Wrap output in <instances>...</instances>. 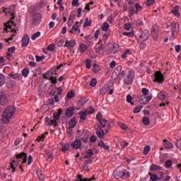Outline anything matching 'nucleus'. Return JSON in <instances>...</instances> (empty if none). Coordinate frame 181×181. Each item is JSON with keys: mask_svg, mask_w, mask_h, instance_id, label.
Here are the masks:
<instances>
[{"mask_svg": "<svg viewBox=\"0 0 181 181\" xmlns=\"http://www.w3.org/2000/svg\"><path fill=\"white\" fill-rule=\"evenodd\" d=\"M122 76L124 78V83L126 86H131L134 81V77H135V72L133 69H127L122 72Z\"/></svg>", "mask_w": 181, "mask_h": 181, "instance_id": "f257e3e1", "label": "nucleus"}, {"mask_svg": "<svg viewBox=\"0 0 181 181\" xmlns=\"http://www.w3.org/2000/svg\"><path fill=\"white\" fill-rule=\"evenodd\" d=\"M3 12L6 16L11 15V19L10 21L6 23V28L4 29V30L8 33V29H12V28H15L16 26V23L13 22V19H15V14L12 12V8H11L3 7Z\"/></svg>", "mask_w": 181, "mask_h": 181, "instance_id": "f03ea898", "label": "nucleus"}, {"mask_svg": "<svg viewBox=\"0 0 181 181\" xmlns=\"http://www.w3.org/2000/svg\"><path fill=\"white\" fill-rule=\"evenodd\" d=\"M15 107L8 106L6 107L4 112L2 114V119L4 124H8L12 118H13V115H15Z\"/></svg>", "mask_w": 181, "mask_h": 181, "instance_id": "7ed1b4c3", "label": "nucleus"}, {"mask_svg": "<svg viewBox=\"0 0 181 181\" xmlns=\"http://www.w3.org/2000/svg\"><path fill=\"white\" fill-rule=\"evenodd\" d=\"M154 80L153 81L155 83H159L160 84H162L163 81H165V77L163 76V74L162 72L158 71L154 74Z\"/></svg>", "mask_w": 181, "mask_h": 181, "instance_id": "20e7f679", "label": "nucleus"}, {"mask_svg": "<svg viewBox=\"0 0 181 181\" xmlns=\"http://www.w3.org/2000/svg\"><path fill=\"white\" fill-rule=\"evenodd\" d=\"M88 138H90V134L88 133V131L85 130L83 132V133L80 135L79 141L82 142V144H88Z\"/></svg>", "mask_w": 181, "mask_h": 181, "instance_id": "39448f33", "label": "nucleus"}, {"mask_svg": "<svg viewBox=\"0 0 181 181\" xmlns=\"http://www.w3.org/2000/svg\"><path fill=\"white\" fill-rule=\"evenodd\" d=\"M148 39H149V31H148V30H144L139 36V43L146 42Z\"/></svg>", "mask_w": 181, "mask_h": 181, "instance_id": "423d86ee", "label": "nucleus"}, {"mask_svg": "<svg viewBox=\"0 0 181 181\" xmlns=\"http://www.w3.org/2000/svg\"><path fill=\"white\" fill-rule=\"evenodd\" d=\"M76 40H67L65 42L64 47H67V49H69V50H73V49H74V47L76 46Z\"/></svg>", "mask_w": 181, "mask_h": 181, "instance_id": "0eeeda50", "label": "nucleus"}, {"mask_svg": "<svg viewBox=\"0 0 181 181\" xmlns=\"http://www.w3.org/2000/svg\"><path fill=\"white\" fill-rule=\"evenodd\" d=\"M22 163H26V162H28V155L25 152H22L21 153L17 155L18 162H21V159H22Z\"/></svg>", "mask_w": 181, "mask_h": 181, "instance_id": "6e6552de", "label": "nucleus"}, {"mask_svg": "<svg viewBox=\"0 0 181 181\" xmlns=\"http://www.w3.org/2000/svg\"><path fill=\"white\" fill-rule=\"evenodd\" d=\"M98 45L95 47V53H98L99 54H101L103 53V50H104V42H103V40H100V42L98 43Z\"/></svg>", "mask_w": 181, "mask_h": 181, "instance_id": "1a4fd4ad", "label": "nucleus"}, {"mask_svg": "<svg viewBox=\"0 0 181 181\" xmlns=\"http://www.w3.org/2000/svg\"><path fill=\"white\" fill-rule=\"evenodd\" d=\"M71 33H73V35H80V27H78V22H76L72 26Z\"/></svg>", "mask_w": 181, "mask_h": 181, "instance_id": "9d476101", "label": "nucleus"}, {"mask_svg": "<svg viewBox=\"0 0 181 181\" xmlns=\"http://www.w3.org/2000/svg\"><path fill=\"white\" fill-rule=\"evenodd\" d=\"M151 36L153 39V40H158V28L156 27V25H153L151 28Z\"/></svg>", "mask_w": 181, "mask_h": 181, "instance_id": "9b49d317", "label": "nucleus"}, {"mask_svg": "<svg viewBox=\"0 0 181 181\" xmlns=\"http://www.w3.org/2000/svg\"><path fill=\"white\" fill-rule=\"evenodd\" d=\"M29 35L25 34L22 38V44L21 46L22 47H26L28 45H29V40H30Z\"/></svg>", "mask_w": 181, "mask_h": 181, "instance_id": "f8f14e48", "label": "nucleus"}, {"mask_svg": "<svg viewBox=\"0 0 181 181\" xmlns=\"http://www.w3.org/2000/svg\"><path fill=\"white\" fill-rule=\"evenodd\" d=\"M45 122L47 125V127H52L54 125V127H57V122H56L54 119H50L49 117L45 118Z\"/></svg>", "mask_w": 181, "mask_h": 181, "instance_id": "ddd939ff", "label": "nucleus"}, {"mask_svg": "<svg viewBox=\"0 0 181 181\" xmlns=\"http://www.w3.org/2000/svg\"><path fill=\"white\" fill-rule=\"evenodd\" d=\"M8 103V98L5 93H0V105H5Z\"/></svg>", "mask_w": 181, "mask_h": 181, "instance_id": "4468645a", "label": "nucleus"}, {"mask_svg": "<svg viewBox=\"0 0 181 181\" xmlns=\"http://www.w3.org/2000/svg\"><path fill=\"white\" fill-rule=\"evenodd\" d=\"M74 110H76L74 107H69L65 112L66 117L68 118L73 117L74 115Z\"/></svg>", "mask_w": 181, "mask_h": 181, "instance_id": "2eb2a0df", "label": "nucleus"}, {"mask_svg": "<svg viewBox=\"0 0 181 181\" xmlns=\"http://www.w3.org/2000/svg\"><path fill=\"white\" fill-rule=\"evenodd\" d=\"M88 47H87V45H86V44H80L79 47L78 48V52L79 53H81V54H83L84 52H86L87 51V49Z\"/></svg>", "mask_w": 181, "mask_h": 181, "instance_id": "dca6fc26", "label": "nucleus"}, {"mask_svg": "<svg viewBox=\"0 0 181 181\" xmlns=\"http://www.w3.org/2000/svg\"><path fill=\"white\" fill-rule=\"evenodd\" d=\"M71 146L72 148H74V149H80V148H81V140H76L71 144Z\"/></svg>", "mask_w": 181, "mask_h": 181, "instance_id": "f3484780", "label": "nucleus"}, {"mask_svg": "<svg viewBox=\"0 0 181 181\" xmlns=\"http://www.w3.org/2000/svg\"><path fill=\"white\" fill-rule=\"evenodd\" d=\"M177 30H179V23H173L172 28H171V33H172L173 36H175V33Z\"/></svg>", "mask_w": 181, "mask_h": 181, "instance_id": "a211bd4d", "label": "nucleus"}, {"mask_svg": "<svg viewBox=\"0 0 181 181\" xmlns=\"http://www.w3.org/2000/svg\"><path fill=\"white\" fill-rule=\"evenodd\" d=\"M113 177L115 179H122V171L116 170L113 173Z\"/></svg>", "mask_w": 181, "mask_h": 181, "instance_id": "6ab92c4d", "label": "nucleus"}, {"mask_svg": "<svg viewBox=\"0 0 181 181\" xmlns=\"http://www.w3.org/2000/svg\"><path fill=\"white\" fill-rule=\"evenodd\" d=\"M62 112H63V110L60 108L58 110V112H54L53 115L54 120L57 122L59 119H60V115H62Z\"/></svg>", "mask_w": 181, "mask_h": 181, "instance_id": "aec40b11", "label": "nucleus"}, {"mask_svg": "<svg viewBox=\"0 0 181 181\" xmlns=\"http://www.w3.org/2000/svg\"><path fill=\"white\" fill-rule=\"evenodd\" d=\"M109 90H110V87H108V86H107V85L104 86L100 90V95H105L107 94V93H108Z\"/></svg>", "mask_w": 181, "mask_h": 181, "instance_id": "412c9836", "label": "nucleus"}, {"mask_svg": "<svg viewBox=\"0 0 181 181\" xmlns=\"http://www.w3.org/2000/svg\"><path fill=\"white\" fill-rule=\"evenodd\" d=\"M93 155H94V152L93 151V150L88 149L87 152L85 153V156L83 159H90V158L93 156Z\"/></svg>", "mask_w": 181, "mask_h": 181, "instance_id": "4be33fe9", "label": "nucleus"}, {"mask_svg": "<svg viewBox=\"0 0 181 181\" xmlns=\"http://www.w3.org/2000/svg\"><path fill=\"white\" fill-rule=\"evenodd\" d=\"M179 6H175L172 10L171 12L172 13H173V15H175V16H177V18H179L180 16V13H179Z\"/></svg>", "mask_w": 181, "mask_h": 181, "instance_id": "5701e85b", "label": "nucleus"}, {"mask_svg": "<svg viewBox=\"0 0 181 181\" xmlns=\"http://www.w3.org/2000/svg\"><path fill=\"white\" fill-rule=\"evenodd\" d=\"M6 84V77L4 74H0V87H3Z\"/></svg>", "mask_w": 181, "mask_h": 181, "instance_id": "b1692460", "label": "nucleus"}, {"mask_svg": "<svg viewBox=\"0 0 181 181\" xmlns=\"http://www.w3.org/2000/svg\"><path fill=\"white\" fill-rule=\"evenodd\" d=\"M95 180V177L93 176L91 178H83V175H78V180L76 181H93Z\"/></svg>", "mask_w": 181, "mask_h": 181, "instance_id": "393cba45", "label": "nucleus"}, {"mask_svg": "<svg viewBox=\"0 0 181 181\" xmlns=\"http://www.w3.org/2000/svg\"><path fill=\"white\" fill-rule=\"evenodd\" d=\"M163 146L166 149H172L173 148V144L168 140H163Z\"/></svg>", "mask_w": 181, "mask_h": 181, "instance_id": "a878e982", "label": "nucleus"}, {"mask_svg": "<svg viewBox=\"0 0 181 181\" xmlns=\"http://www.w3.org/2000/svg\"><path fill=\"white\" fill-rule=\"evenodd\" d=\"M10 32H11V37H10L6 39V43H9V41L13 40V37H14V36H16V33H17L16 30L13 29V30H11Z\"/></svg>", "mask_w": 181, "mask_h": 181, "instance_id": "bb28decb", "label": "nucleus"}, {"mask_svg": "<svg viewBox=\"0 0 181 181\" xmlns=\"http://www.w3.org/2000/svg\"><path fill=\"white\" fill-rule=\"evenodd\" d=\"M163 179V175H161L160 177H158V175L156 174H152L150 176V180L151 181H158V180H162Z\"/></svg>", "mask_w": 181, "mask_h": 181, "instance_id": "cd10ccee", "label": "nucleus"}, {"mask_svg": "<svg viewBox=\"0 0 181 181\" xmlns=\"http://www.w3.org/2000/svg\"><path fill=\"white\" fill-rule=\"evenodd\" d=\"M16 86V82L12 80H9L8 81L6 82V87L7 88H13Z\"/></svg>", "mask_w": 181, "mask_h": 181, "instance_id": "c85d7f7f", "label": "nucleus"}, {"mask_svg": "<svg viewBox=\"0 0 181 181\" xmlns=\"http://www.w3.org/2000/svg\"><path fill=\"white\" fill-rule=\"evenodd\" d=\"M162 167L157 165L156 164H153L150 166V170H151V172H156V170H162Z\"/></svg>", "mask_w": 181, "mask_h": 181, "instance_id": "c756f323", "label": "nucleus"}, {"mask_svg": "<svg viewBox=\"0 0 181 181\" xmlns=\"http://www.w3.org/2000/svg\"><path fill=\"white\" fill-rule=\"evenodd\" d=\"M131 176V173L127 170H122V179H127Z\"/></svg>", "mask_w": 181, "mask_h": 181, "instance_id": "7c9ffc66", "label": "nucleus"}, {"mask_svg": "<svg viewBox=\"0 0 181 181\" xmlns=\"http://www.w3.org/2000/svg\"><path fill=\"white\" fill-rule=\"evenodd\" d=\"M107 122H108L107 119H103L102 120H99V124H100V125H99L100 129L105 128V127H107Z\"/></svg>", "mask_w": 181, "mask_h": 181, "instance_id": "2f4dec72", "label": "nucleus"}, {"mask_svg": "<svg viewBox=\"0 0 181 181\" xmlns=\"http://www.w3.org/2000/svg\"><path fill=\"white\" fill-rule=\"evenodd\" d=\"M61 145L62 146V151L64 152V153H66V152H67V150L70 148V144L69 143H61Z\"/></svg>", "mask_w": 181, "mask_h": 181, "instance_id": "473e14b6", "label": "nucleus"}, {"mask_svg": "<svg viewBox=\"0 0 181 181\" xmlns=\"http://www.w3.org/2000/svg\"><path fill=\"white\" fill-rule=\"evenodd\" d=\"M77 125V121H76V118H72L69 121V129H73Z\"/></svg>", "mask_w": 181, "mask_h": 181, "instance_id": "72a5a7b5", "label": "nucleus"}, {"mask_svg": "<svg viewBox=\"0 0 181 181\" xmlns=\"http://www.w3.org/2000/svg\"><path fill=\"white\" fill-rule=\"evenodd\" d=\"M112 53H114L115 54L116 53H118L119 52V45L117 43H114L113 44V47L112 49Z\"/></svg>", "mask_w": 181, "mask_h": 181, "instance_id": "f704fd0d", "label": "nucleus"}, {"mask_svg": "<svg viewBox=\"0 0 181 181\" xmlns=\"http://www.w3.org/2000/svg\"><path fill=\"white\" fill-rule=\"evenodd\" d=\"M96 135H97V136H98V138H100V139H103L104 138V135H105L103 129H100L99 130H97Z\"/></svg>", "mask_w": 181, "mask_h": 181, "instance_id": "c9c22d12", "label": "nucleus"}, {"mask_svg": "<svg viewBox=\"0 0 181 181\" xmlns=\"http://www.w3.org/2000/svg\"><path fill=\"white\" fill-rule=\"evenodd\" d=\"M74 23V16L73 14H70L69 18L68 19V26L69 28H71Z\"/></svg>", "mask_w": 181, "mask_h": 181, "instance_id": "e433bc0d", "label": "nucleus"}, {"mask_svg": "<svg viewBox=\"0 0 181 181\" xmlns=\"http://www.w3.org/2000/svg\"><path fill=\"white\" fill-rule=\"evenodd\" d=\"M87 103H88V99L86 98H82L81 99H80L78 101V105L81 106V105H86V104H87Z\"/></svg>", "mask_w": 181, "mask_h": 181, "instance_id": "4c0bfd02", "label": "nucleus"}, {"mask_svg": "<svg viewBox=\"0 0 181 181\" xmlns=\"http://www.w3.org/2000/svg\"><path fill=\"white\" fill-rule=\"evenodd\" d=\"M49 135V132H46L45 133L42 134L41 136H40L37 139V141L38 142H40L42 141V142H43V141H45V139H46V136Z\"/></svg>", "mask_w": 181, "mask_h": 181, "instance_id": "58836bf2", "label": "nucleus"}, {"mask_svg": "<svg viewBox=\"0 0 181 181\" xmlns=\"http://www.w3.org/2000/svg\"><path fill=\"white\" fill-rule=\"evenodd\" d=\"M93 21L89 20L88 17L86 18L85 23H83V28H88V26H91Z\"/></svg>", "mask_w": 181, "mask_h": 181, "instance_id": "ea45409f", "label": "nucleus"}, {"mask_svg": "<svg viewBox=\"0 0 181 181\" xmlns=\"http://www.w3.org/2000/svg\"><path fill=\"white\" fill-rule=\"evenodd\" d=\"M98 146H100L101 148H103L105 151L110 150V147L105 144L104 141H100L98 143Z\"/></svg>", "mask_w": 181, "mask_h": 181, "instance_id": "a19ab883", "label": "nucleus"}, {"mask_svg": "<svg viewBox=\"0 0 181 181\" xmlns=\"http://www.w3.org/2000/svg\"><path fill=\"white\" fill-rule=\"evenodd\" d=\"M158 98H159V100H163L166 98V92H160L158 94Z\"/></svg>", "mask_w": 181, "mask_h": 181, "instance_id": "79ce46f5", "label": "nucleus"}, {"mask_svg": "<svg viewBox=\"0 0 181 181\" xmlns=\"http://www.w3.org/2000/svg\"><path fill=\"white\" fill-rule=\"evenodd\" d=\"M21 73H22L23 77H25L26 78V77H28V76H29V73H30L29 69H28V68L23 69L22 70Z\"/></svg>", "mask_w": 181, "mask_h": 181, "instance_id": "37998d69", "label": "nucleus"}, {"mask_svg": "<svg viewBox=\"0 0 181 181\" xmlns=\"http://www.w3.org/2000/svg\"><path fill=\"white\" fill-rule=\"evenodd\" d=\"M45 156L47 159H53V153L49 150H47L45 151Z\"/></svg>", "mask_w": 181, "mask_h": 181, "instance_id": "c03bdc74", "label": "nucleus"}, {"mask_svg": "<svg viewBox=\"0 0 181 181\" xmlns=\"http://www.w3.org/2000/svg\"><path fill=\"white\" fill-rule=\"evenodd\" d=\"M108 29H110V25L108 24V23H103L102 25V30H103V32H107Z\"/></svg>", "mask_w": 181, "mask_h": 181, "instance_id": "a18cd8bd", "label": "nucleus"}, {"mask_svg": "<svg viewBox=\"0 0 181 181\" xmlns=\"http://www.w3.org/2000/svg\"><path fill=\"white\" fill-rule=\"evenodd\" d=\"M43 77H44V78H46L47 80H50L53 77V76L49 72V71H48L47 73L43 74Z\"/></svg>", "mask_w": 181, "mask_h": 181, "instance_id": "49530a36", "label": "nucleus"}, {"mask_svg": "<svg viewBox=\"0 0 181 181\" xmlns=\"http://www.w3.org/2000/svg\"><path fill=\"white\" fill-rule=\"evenodd\" d=\"M95 109L93 106H90L89 108L86 109L85 110V112L88 115H90V114H93L94 112Z\"/></svg>", "mask_w": 181, "mask_h": 181, "instance_id": "de8ad7c7", "label": "nucleus"}, {"mask_svg": "<svg viewBox=\"0 0 181 181\" xmlns=\"http://www.w3.org/2000/svg\"><path fill=\"white\" fill-rule=\"evenodd\" d=\"M93 71L95 73H98L100 71V65L94 64L93 65Z\"/></svg>", "mask_w": 181, "mask_h": 181, "instance_id": "09e8293b", "label": "nucleus"}, {"mask_svg": "<svg viewBox=\"0 0 181 181\" xmlns=\"http://www.w3.org/2000/svg\"><path fill=\"white\" fill-rule=\"evenodd\" d=\"M117 125H119L123 131H127V129H128V127L121 122H118Z\"/></svg>", "mask_w": 181, "mask_h": 181, "instance_id": "8fccbe9b", "label": "nucleus"}, {"mask_svg": "<svg viewBox=\"0 0 181 181\" xmlns=\"http://www.w3.org/2000/svg\"><path fill=\"white\" fill-rule=\"evenodd\" d=\"M9 77H11L14 80H19V78H21V74H9Z\"/></svg>", "mask_w": 181, "mask_h": 181, "instance_id": "3c124183", "label": "nucleus"}, {"mask_svg": "<svg viewBox=\"0 0 181 181\" xmlns=\"http://www.w3.org/2000/svg\"><path fill=\"white\" fill-rule=\"evenodd\" d=\"M142 122H143V124H144V125H148L151 122V121L149 120V117H143Z\"/></svg>", "mask_w": 181, "mask_h": 181, "instance_id": "603ef678", "label": "nucleus"}, {"mask_svg": "<svg viewBox=\"0 0 181 181\" xmlns=\"http://www.w3.org/2000/svg\"><path fill=\"white\" fill-rule=\"evenodd\" d=\"M41 33L40 31L34 33L32 36H31V39L32 40H36V39H37V37H39V36H40Z\"/></svg>", "mask_w": 181, "mask_h": 181, "instance_id": "864d4df0", "label": "nucleus"}, {"mask_svg": "<svg viewBox=\"0 0 181 181\" xmlns=\"http://www.w3.org/2000/svg\"><path fill=\"white\" fill-rule=\"evenodd\" d=\"M86 66L88 70H90V69H91V59H86Z\"/></svg>", "mask_w": 181, "mask_h": 181, "instance_id": "5fc2aeb1", "label": "nucleus"}, {"mask_svg": "<svg viewBox=\"0 0 181 181\" xmlns=\"http://www.w3.org/2000/svg\"><path fill=\"white\" fill-rule=\"evenodd\" d=\"M141 93H142L143 95H145V97H146V95H149V89H148L146 88H143L141 89Z\"/></svg>", "mask_w": 181, "mask_h": 181, "instance_id": "6e6d98bb", "label": "nucleus"}, {"mask_svg": "<svg viewBox=\"0 0 181 181\" xmlns=\"http://www.w3.org/2000/svg\"><path fill=\"white\" fill-rule=\"evenodd\" d=\"M108 37H110V33H105L103 35V40H102V42H103V45H105V42L108 40Z\"/></svg>", "mask_w": 181, "mask_h": 181, "instance_id": "4d7b16f0", "label": "nucleus"}, {"mask_svg": "<svg viewBox=\"0 0 181 181\" xmlns=\"http://www.w3.org/2000/svg\"><path fill=\"white\" fill-rule=\"evenodd\" d=\"M151 151V146H146L144 147V150L143 151L144 155H148Z\"/></svg>", "mask_w": 181, "mask_h": 181, "instance_id": "13d9d810", "label": "nucleus"}, {"mask_svg": "<svg viewBox=\"0 0 181 181\" xmlns=\"http://www.w3.org/2000/svg\"><path fill=\"white\" fill-rule=\"evenodd\" d=\"M165 168H167V169H169V168L172 167V165H173V162H172V160H168L167 161H165Z\"/></svg>", "mask_w": 181, "mask_h": 181, "instance_id": "bf43d9fd", "label": "nucleus"}, {"mask_svg": "<svg viewBox=\"0 0 181 181\" xmlns=\"http://www.w3.org/2000/svg\"><path fill=\"white\" fill-rule=\"evenodd\" d=\"M87 113L85 112H79V117L81 119H86V117H87Z\"/></svg>", "mask_w": 181, "mask_h": 181, "instance_id": "052dcab7", "label": "nucleus"}, {"mask_svg": "<svg viewBox=\"0 0 181 181\" xmlns=\"http://www.w3.org/2000/svg\"><path fill=\"white\" fill-rule=\"evenodd\" d=\"M142 110V106H137L136 107L134 110H133V112L134 114H138L139 112H141V110Z\"/></svg>", "mask_w": 181, "mask_h": 181, "instance_id": "680f3d73", "label": "nucleus"}, {"mask_svg": "<svg viewBox=\"0 0 181 181\" xmlns=\"http://www.w3.org/2000/svg\"><path fill=\"white\" fill-rule=\"evenodd\" d=\"M90 87H95L97 86V78H94L90 83Z\"/></svg>", "mask_w": 181, "mask_h": 181, "instance_id": "e2e57ef3", "label": "nucleus"}, {"mask_svg": "<svg viewBox=\"0 0 181 181\" xmlns=\"http://www.w3.org/2000/svg\"><path fill=\"white\" fill-rule=\"evenodd\" d=\"M47 49L49 50V52H53V50L56 49V45L54 44H50Z\"/></svg>", "mask_w": 181, "mask_h": 181, "instance_id": "0e129e2a", "label": "nucleus"}, {"mask_svg": "<svg viewBox=\"0 0 181 181\" xmlns=\"http://www.w3.org/2000/svg\"><path fill=\"white\" fill-rule=\"evenodd\" d=\"M35 59H36V62L37 63H39V62H42V60H45V55H42V56H35Z\"/></svg>", "mask_w": 181, "mask_h": 181, "instance_id": "69168bd1", "label": "nucleus"}, {"mask_svg": "<svg viewBox=\"0 0 181 181\" xmlns=\"http://www.w3.org/2000/svg\"><path fill=\"white\" fill-rule=\"evenodd\" d=\"M155 4V0H147L146 2V6H152Z\"/></svg>", "mask_w": 181, "mask_h": 181, "instance_id": "338daca9", "label": "nucleus"}, {"mask_svg": "<svg viewBox=\"0 0 181 181\" xmlns=\"http://www.w3.org/2000/svg\"><path fill=\"white\" fill-rule=\"evenodd\" d=\"M67 98H74V92L73 90H71L67 93L66 95Z\"/></svg>", "mask_w": 181, "mask_h": 181, "instance_id": "774afa93", "label": "nucleus"}]
</instances>
